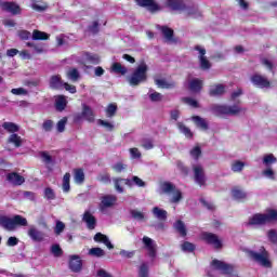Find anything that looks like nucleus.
Instances as JSON below:
<instances>
[{
	"instance_id": "obj_55",
	"label": "nucleus",
	"mask_w": 277,
	"mask_h": 277,
	"mask_svg": "<svg viewBox=\"0 0 277 277\" xmlns=\"http://www.w3.org/2000/svg\"><path fill=\"white\" fill-rule=\"evenodd\" d=\"M138 277H148V264L143 263L138 269Z\"/></svg>"
},
{
	"instance_id": "obj_23",
	"label": "nucleus",
	"mask_w": 277,
	"mask_h": 277,
	"mask_svg": "<svg viewBox=\"0 0 277 277\" xmlns=\"http://www.w3.org/2000/svg\"><path fill=\"white\" fill-rule=\"evenodd\" d=\"M226 94V85L216 83L210 87L209 96H224Z\"/></svg>"
},
{
	"instance_id": "obj_1",
	"label": "nucleus",
	"mask_w": 277,
	"mask_h": 277,
	"mask_svg": "<svg viewBox=\"0 0 277 277\" xmlns=\"http://www.w3.org/2000/svg\"><path fill=\"white\" fill-rule=\"evenodd\" d=\"M271 222H277V210L268 209L266 213H255L248 222V226H265Z\"/></svg>"
},
{
	"instance_id": "obj_41",
	"label": "nucleus",
	"mask_w": 277,
	"mask_h": 277,
	"mask_svg": "<svg viewBox=\"0 0 277 277\" xmlns=\"http://www.w3.org/2000/svg\"><path fill=\"white\" fill-rule=\"evenodd\" d=\"M63 192L68 194L70 192V173H65L63 176V184H62Z\"/></svg>"
},
{
	"instance_id": "obj_18",
	"label": "nucleus",
	"mask_w": 277,
	"mask_h": 277,
	"mask_svg": "<svg viewBox=\"0 0 277 277\" xmlns=\"http://www.w3.org/2000/svg\"><path fill=\"white\" fill-rule=\"evenodd\" d=\"M27 235L31 238L32 241H36L37 243L44 241V233L36 228V226H31L28 229Z\"/></svg>"
},
{
	"instance_id": "obj_43",
	"label": "nucleus",
	"mask_w": 277,
	"mask_h": 277,
	"mask_svg": "<svg viewBox=\"0 0 277 277\" xmlns=\"http://www.w3.org/2000/svg\"><path fill=\"white\" fill-rule=\"evenodd\" d=\"M27 219H25L22 215H15L13 216V226L16 228V226H27Z\"/></svg>"
},
{
	"instance_id": "obj_12",
	"label": "nucleus",
	"mask_w": 277,
	"mask_h": 277,
	"mask_svg": "<svg viewBox=\"0 0 277 277\" xmlns=\"http://www.w3.org/2000/svg\"><path fill=\"white\" fill-rule=\"evenodd\" d=\"M135 2L140 8H147L151 14L161 10V6L155 0H135Z\"/></svg>"
},
{
	"instance_id": "obj_4",
	"label": "nucleus",
	"mask_w": 277,
	"mask_h": 277,
	"mask_svg": "<svg viewBox=\"0 0 277 277\" xmlns=\"http://www.w3.org/2000/svg\"><path fill=\"white\" fill-rule=\"evenodd\" d=\"M262 250L263 251L261 253L249 250L248 256L252 259V261H255V263L262 265V267H272V262L267 259V251L263 247Z\"/></svg>"
},
{
	"instance_id": "obj_11",
	"label": "nucleus",
	"mask_w": 277,
	"mask_h": 277,
	"mask_svg": "<svg viewBox=\"0 0 277 277\" xmlns=\"http://www.w3.org/2000/svg\"><path fill=\"white\" fill-rule=\"evenodd\" d=\"M69 269L74 272V274H79L81 269H83V260L79 255H70L69 256Z\"/></svg>"
},
{
	"instance_id": "obj_39",
	"label": "nucleus",
	"mask_w": 277,
	"mask_h": 277,
	"mask_svg": "<svg viewBox=\"0 0 277 277\" xmlns=\"http://www.w3.org/2000/svg\"><path fill=\"white\" fill-rule=\"evenodd\" d=\"M111 71L116 75H126L128 72L127 67L122 66L120 63H114L111 65Z\"/></svg>"
},
{
	"instance_id": "obj_22",
	"label": "nucleus",
	"mask_w": 277,
	"mask_h": 277,
	"mask_svg": "<svg viewBox=\"0 0 277 277\" xmlns=\"http://www.w3.org/2000/svg\"><path fill=\"white\" fill-rule=\"evenodd\" d=\"M95 243H104L108 250H114V245L109 241V237L103 233H96L93 237Z\"/></svg>"
},
{
	"instance_id": "obj_52",
	"label": "nucleus",
	"mask_w": 277,
	"mask_h": 277,
	"mask_svg": "<svg viewBox=\"0 0 277 277\" xmlns=\"http://www.w3.org/2000/svg\"><path fill=\"white\" fill-rule=\"evenodd\" d=\"M97 181H100V183H104V185H109V183H111V175H109V173L100 174L97 176Z\"/></svg>"
},
{
	"instance_id": "obj_31",
	"label": "nucleus",
	"mask_w": 277,
	"mask_h": 277,
	"mask_svg": "<svg viewBox=\"0 0 277 277\" xmlns=\"http://www.w3.org/2000/svg\"><path fill=\"white\" fill-rule=\"evenodd\" d=\"M153 213L157 220L160 222H166L168 220V211L159 208V207H154L153 208Z\"/></svg>"
},
{
	"instance_id": "obj_40",
	"label": "nucleus",
	"mask_w": 277,
	"mask_h": 277,
	"mask_svg": "<svg viewBox=\"0 0 277 277\" xmlns=\"http://www.w3.org/2000/svg\"><path fill=\"white\" fill-rule=\"evenodd\" d=\"M90 256H95V259H101L105 256V250L101 249V247H94L89 250Z\"/></svg>"
},
{
	"instance_id": "obj_26",
	"label": "nucleus",
	"mask_w": 277,
	"mask_h": 277,
	"mask_svg": "<svg viewBox=\"0 0 277 277\" xmlns=\"http://www.w3.org/2000/svg\"><path fill=\"white\" fill-rule=\"evenodd\" d=\"M192 120L198 129H201V131H209V122H207L205 118L200 116H193Z\"/></svg>"
},
{
	"instance_id": "obj_48",
	"label": "nucleus",
	"mask_w": 277,
	"mask_h": 277,
	"mask_svg": "<svg viewBox=\"0 0 277 277\" xmlns=\"http://www.w3.org/2000/svg\"><path fill=\"white\" fill-rule=\"evenodd\" d=\"M85 57L88 60V62H90V64H101V56H98V54H91V53H87Z\"/></svg>"
},
{
	"instance_id": "obj_14",
	"label": "nucleus",
	"mask_w": 277,
	"mask_h": 277,
	"mask_svg": "<svg viewBox=\"0 0 277 277\" xmlns=\"http://www.w3.org/2000/svg\"><path fill=\"white\" fill-rule=\"evenodd\" d=\"M158 29L161 31L167 42H170L171 44H176V42H179V39L174 38V29L168 26H159Z\"/></svg>"
},
{
	"instance_id": "obj_59",
	"label": "nucleus",
	"mask_w": 277,
	"mask_h": 277,
	"mask_svg": "<svg viewBox=\"0 0 277 277\" xmlns=\"http://www.w3.org/2000/svg\"><path fill=\"white\" fill-rule=\"evenodd\" d=\"M40 157L43 161V163H53V157L49 155V151H41Z\"/></svg>"
},
{
	"instance_id": "obj_46",
	"label": "nucleus",
	"mask_w": 277,
	"mask_h": 277,
	"mask_svg": "<svg viewBox=\"0 0 277 277\" xmlns=\"http://www.w3.org/2000/svg\"><path fill=\"white\" fill-rule=\"evenodd\" d=\"M97 124H100V127H104V129H106V131H114L116 129V127L114 126V123L103 120V119H98L97 120Z\"/></svg>"
},
{
	"instance_id": "obj_35",
	"label": "nucleus",
	"mask_w": 277,
	"mask_h": 277,
	"mask_svg": "<svg viewBox=\"0 0 277 277\" xmlns=\"http://www.w3.org/2000/svg\"><path fill=\"white\" fill-rule=\"evenodd\" d=\"M2 128L4 129V131H8V133H18V131L21 130V128L18 127V124L14 123V122H3L2 123Z\"/></svg>"
},
{
	"instance_id": "obj_20",
	"label": "nucleus",
	"mask_w": 277,
	"mask_h": 277,
	"mask_svg": "<svg viewBox=\"0 0 277 277\" xmlns=\"http://www.w3.org/2000/svg\"><path fill=\"white\" fill-rule=\"evenodd\" d=\"M49 87L51 90H64V80L61 75L50 77Z\"/></svg>"
},
{
	"instance_id": "obj_30",
	"label": "nucleus",
	"mask_w": 277,
	"mask_h": 277,
	"mask_svg": "<svg viewBox=\"0 0 277 277\" xmlns=\"http://www.w3.org/2000/svg\"><path fill=\"white\" fill-rule=\"evenodd\" d=\"M173 228L179 233L180 236L187 237V227L185 226V222L177 220L173 224Z\"/></svg>"
},
{
	"instance_id": "obj_2",
	"label": "nucleus",
	"mask_w": 277,
	"mask_h": 277,
	"mask_svg": "<svg viewBox=\"0 0 277 277\" xmlns=\"http://www.w3.org/2000/svg\"><path fill=\"white\" fill-rule=\"evenodd\" d=\"M145 81H148V65L143 62L128 77V82L132 88H136L140 83H145Z\"/></svg>"
},
{
	"instance_id": "obj_13",
	"label": "nucleus",
	"mask_w": 277,
	"mask_h": 277,
	"mask_svg": "<svg viewBox=\"0 0 277 277\" xmlns=\"http://www.w3.org/2000/svg\"><path fill=\"white\" fill-rule=\"evenodd\" d=\"M143 243L148 252V256L155 259L157 256V243L148 236L143 237Z\"/></svg>"
},
{
	"instance_id": "obj_38",
	"label": "nucleus",
	"mask_w": 277,
	"mask_h": 277,
	"mask_svg": "<svg viewBox=\"0 0 277 277\" xmlns=\"http://www.w3.org/2000/svg\"><path fill=\"white\" fill-rule=\"evenodd\" d=\"M49 38H51V36L44 31H41L38 29H35L32 31V36H31L32 40H49Z\"/></svg>"
},
{
	"instance_id": "obj_58",
	"label": "nucleus",
	"mask_w": 277,
	"mask_h": 277,
	"mask_svg": "<svg viewBox=\"0 0 277 277\" xmlns=\"http://www.w3.org/2000/svg\"><path fill=\"white\" fill-rule=\"evenodd\" d=\"M42 129L45 131V133H50V131H53V120L48 119L42 123Z\"/></svg>"
},
{
	"instance_id": "obj_3",
	"label": "nucleus",
	"mask_w": 277,
	"mask_h": 277,
	"mask_svg": "<svg viewBox=\"0 0 277 277\" xmlns=\"http://www.w3.org/2000/svg\"><path fill=\"white\" fill-rule=\"evenodd\" d=\"M211 111L214 116H239L243 111V108L239 107V105H213Z\"/></svg>"
},
{
	"instance_id": "obj_27",
	"label": "nucleus",
	"mask_w": 277,
	"mask_h": 277,
	"mask_svg": "<svg viewBox=\"0 0 277 277\" xmlns=\"http://www.w3.org/2000/svg\"><path fill=\"white\" fill-rule=\"evenodd\" d=\"M156 85L158 88H161L162 90H174L176 88V82L175 81H166V79H156L155 80Z\"/></svg>"
},
{
	"instance_id": "obj_15",
	"label": "nucleus",
	"mask_w": 277,
	"mask_h": 277,
	"mask_svg": "<svg viewBox=\"0 0 277 277\" xmlns=\"http://www.w3.org/2000/svg\"><path fill=\"white\" fill-rule=\"evenodd\" d=\"M6 181L14 187H19V185H23V183H25V177L18 172H11L6 174Z\"/></svg>"
},
{
	"instance_id": "obj_25",
	"label": "nucleus",
	"mask_w": 277,
	"mask_h": 277,
	"mask_svg": "<svg viewBox=\"0 0 277 277\" xmlns=\"http://www.w3.org/2000/svg\"><path fill=\"white\" fill-rule=\"evenodd\" d=\"M0 226L4 230H14V219L5 215L0 216Z\"/></svg>"
},
{
	"instance_id": "obj_7",
	"label": "nucleus",
	"mask_w": 277,
	"mask_h": 277,
	"mask_svg": "<svg viewBox=\"0 0 277 277\" xmlns=\"http://www.w3.org/2000/svg\"><path fill=\"white\" fill-rule=\"evenodd\" d=\"M211 265L214 269H216L217 272H222V274L226 276L233 275V265L227 264L226 262H222L220 260H212Z\"/></svg>"
},
{
	"instance_id": "obj_29",
	"label": "nucleus",
	"mask_w": 277,
	"mask_h": 277,
	"mask_svg": "<svg viewBox=\"0 0 277 277\" xmlns=\"http://www.w3.org/2000/svg\"><path fill=\"white\" fill-rule=\"evenodd\" d=\"M67 105H68V101L66 100V96H64V95L56 96V100H55L56 111H64V109H66Z\"/></svg>"
},
{
	"instance_id": "obj_51",
	"label": "nucleus",
	"mask_w": 277,
	"mask_h": 277,
	"mask_svg": "<svg viewBox=\"0 0 277 277\" xmlns=\"http://www.w3.org/2000/svg\"><path fill=\"white\" fill-rule=\"evenodd\" d=\"M171 194H173L172 198H171V202L176 203V202H181V200H183V193L179 189H176L175 187V192H172Z\"/></svg>"
},
{
	"instance_id": "obj_33",
	"label": "nucleus",
	"mask_w": 277,
	"mask_h": 277,
	"mask_svg": "<svg viewBox=\"0 0 277 277\" xmlns=\"http://www.w3.org/2000/svg\"><path fill=\"white\" fill-rule=\"evenodd\" d=\"M8 144H13L15 148H21L23 146V138L18 134L13 133L9 136Z\"/></svg>"
},
{
	"instance_id": "obj_50",
	"label": "nucleus",
	"mask_w": 277,
	"mask_h": 277,
	"mask_svg": "<svg viewBox=\"0 0 277 277\" xmlns=\"http://www.w3.org/2000/svg\"><path fill=\"white\" fill-rule=\"evenodd\" d=\"M40 3H42L41 5L38 3H32L31 8L36 11V12H45V10H49V4L47 2H42L40 1Z\"/></svg>"
},
{
	"instance_id": "obj_42",
	"label": "nucleus",
	"mask_w": 277,
	"mask_h": 277,
	"mask_svg": "<svg viewBox=\"0 0 277 277\" xmlns=\"http://www.w3.org/2000/svg\"><path fill=\"white\" fill-rule=\"evenodd\" d=\"M51 254H53V256H55L56 259H60V256L64 255V250L62 249V247L57 243H54L51 246L50 249Z\"/></svg>"
},
{
	"instance_id": "obj_10",
	"label": "nucleus",
	"mask_w": 277,
	"mask_h": 277,
	"mask_svg": "<svg viewBox=\"0 0 277 277\" xmlns=\"http://www.w3.org/2000/svg\"><path fill=\"white\" fill-rule=\"evenodd\" d=\"M82 118H84L87 122H94V110H92V108L85 104H82L81 114L75 116V122H79V120Z\"/></svg>"
},
{
	"instance_id": "obj_44",
	"label": "nucleus",
	"mask_w": 277,
	"mask_h": 277,
	"mask_svg": "<svg viewBox=\"0 0 277 277\" xmlns=\"http://www.w3.org/2000/svg\"><path fill=\"white\" fill-rule=\"evenodd\" d=\"M277 162V158L274 156V154L265 155L263 158V163L266 166V168H269L273 163Z\"/></svg>"
},
{
	"instance_id": "obj_49",
	"label": "nucleus",
	"mask_w": 277,
	"mask_h": 277,
	"mask_svg": "<svg viewBox=\"0 0 277 277\" xmlns=\"http://www.w3.org/2000/svg\"><path fill=\"white\" fill-rule=\"evenodd\" d=\"M142 147L145 150H153V148H155V144L153 138H143L142 140Z\"/></svg>"
},
{
	"instance_id": "obj_53",
	"label": "nucleus",
	"mask_w": 277,
	"mask_h": 277,
	"mask_svg": "<svg viewBox=\"0 0 277 277\" xmlns=\"http://www.w3.org/2000/svg\"><path fill=\"white\" fill-rule=\"evenodd\" d=\"M149 100L151 103H160V101H163V95L157 91L149 94Z\"/></svg>"
},
{
	"instance_id": "obj_8",
	"label": "nucleus",
	"mask_w": 277,
	"mask_h": 277,
	"mask_svg": "<svg viewBox=\"0 0 277 277\" xmlns=\"http://www.w3.org/2000/svg\"><path fill=\"white\" fill-rule=\"evenodd\" d=\"M193 170L195 183H197L199 187H207V175H205V169L202 166H194Z\"/></svg>"
},
{
	"instance_id": "obj_57",
	"label": "nucleus",
	"mask_w": 277,
	"mask_h": 277,
	"mask_svg": "<svg viewBox=\"0 0 277 277\" xmlns=\"http://www.w3.org/2000/svg\"><path fill=\"white\" fill-rule=\"evenodd\" d=\"M199 202L202 205V207L208 209V211H215V205H213V202H209L205 198H201Z\"/></svg>"
},
{
	"instance_id": "obj_5",
	"label": "nucleus",
	"mask_w": 277,
	"mask_h": 277,
	"mask_svg": "<svg viewBox=\"0 0 277 277\" xmlns=\"http://www.w3.org/2000/svg\"><path fill=\"white\" fill-rule=\"evenodd\" d=\"M200 237L201 241H205V243H208V246H213L215 250H222L223 243L217 235L210 232H203L201 233Z\"/></svg>"
},
{
	"instance_id": "obj_28",
	"label": "nucleus",
	"mask_w": 277,
	"mask_h": 277,
	"mask_svg": "<svg viewBox=\"0 0 277 277\" xmlns=\"http://www.w3.org/2000/svg\"><path fill=\"white\" fill-rule=\"evenodd\" d=\"M74 181L77 185H83V183H85V173L83 172V169H74Z\"/></svg>"
},
{
	"instance_id": "obj_62",
	"label": "nucleus",
	"mask_w": 277,
	"mask_h": 277,
	"mask_svg": "<svg viewBox=\"0 0 277 277\" xmlns=\"http://www.w3.org/2000/svg\"><path fill=\"white\" fill-rule=\"evenodd\" d=\"M44 196L48 200H55V192L51 187L44 189Z\"/></svg>"
},
{
	"instance_id": "obj_47",
	"label": "nucleus",
	"mask_w": 277,
	"mask_h": 277,
	"mask_svg": "<svg viewBox=\"0 0 277 277\" xmlns=\"http://www.w3.org/2000/svg\"><path fill=\"white\" fill-rule=\"evenodd\" d=\"M181 248L183 252H194L196 250V245L189 241H184L181 245Z\"/></svg>"
},
{
	"instance_id": "obj_34",
	"label": "nucleus",
	"mask_w": 277,
	"mask_h": 277,
	"mask_svg": "<svg viewBox=\"0 0 277 277\" xmlns=\"http://www.w3.org/2000/svg\"><path fill=\"white\" fill-rule=\"evenodd\" d=\"M177 129L183 133V135H185V137H187V140H192L194 137V132H192V130L185 126V123L177 122Z\"/></svg>"
},
{
	"instance_id": "obj_9",
	"label": "nucleus",
	"mask_w": 277,
	"mask_h": 277,
	"mask_svg": "<svg viewBox=\"0 0 277 277\" xmlns=\"http://www.w3.org/2000/svg\"><path fill=\"white\" fill-rule=\"evenodd\" d=\"M1 10L3 12H9L13 16H18V14H22L23 9H21V5L14 1H4L1 4Z\"/></svg>"
},
{
	"instance_id": "obj_17",
	"label": "nucleus",
	"mask_w": 277,
	"mask_h": 277,
	"mask_svg": "<svg viewBox=\"0 0 277 277\" xmlns=\"http://www.w3.org/2000/svg\"><path fill=\"white\" fill-rule=\"evenodd\" d=\"M167 6L173 12H185L187 4L183 0H167Z\"/></svg>"
},
{
	"instance_id": "obj_24",
	"label": "nucleus",
	"mask_w": 277,
	"mask_h": 277,
	"mask_svg": "<svg viewBox=\"0 0 277 277\" xmlns=\"http://www.w3.org/2000/svg\"><path fill=\"white\" fill-rule=\"evenodd\" d=\"M203 85L205 83L202 82V80L194 78L188 83V90H190V92H195L196 94H198V92L202 91Z\"/></svg>"
},
{
	"instance_id": "obj_6",
	"label": "nucleus",
	"mask_w": 277,
	"mask_h": 277,
	"mask_svg": "<svg viewBox=\"0 0 277 277\" xmlns=\"http://www.w3.org/2000/svg\"><path fill=\"white\" fill-rule=\"evenodd\" d=\"M251 83L255 88H260L261 90L263 89H269L272 88V81L269 79L261 74H253L250 78Z\"/></svg>"
},
{
	"instance_id": "obj_32",
	"label": "nucleus",
	"mask_w": 277,
	"mask_h": 277,
	"mask_svg": "<svg viewBox=\"0 0 277 277\" xmlns=\"http://www.w3.org/2000/svg\"><path fill=\"white\" fill-rule=\"evenodd\" d=\"M232 196L235 200H246V198H248V194L238 186L232 188Z\"/></svg>"
},
{
	"instance_id": "obj_37",
	"label": "nucleus",
	"mask_w": 277,
	"mask_h": 277,
	"mask_svg": "<svg viewBox=\"0 0 277 277\" xmlns=\"http://www.w3.org/2000/svg\"><path fill=\"white\" fill-rule=\"evenodd\" d=\"M232 172L238 173L243 172V169L246 168V162L241 160H234L230 164Z\"/></svg>"
},
{
	"instance_id": "obj_21",
	"label": "nucleus",
	"mask_w": 277,
	"mask_h": 277,
	"mask_svg": "<svg viewBox=\"0 0 277 277\" xmlns=\"http://www.w3.org/2000/svg\"><path fill=\"white\" fill-rule=\"evenodd\" d=\"M82 222L87 223V228L89 230H94V228H96V216H93L88 210L83 213Z\"/></svg>"
},
{
	"instance_id": "obj_60",
	"label": "nucleus",
	"mask_w": 277,
	"mask_h": 277,
	"mask_svg": "<svg viewBox=\"0 0 277 277\" xmlns=\"http://www.w3.org/2000/svg\"><path fill=\"white\" fill-rule=\"evenodd\" d=\"M199 63L201 70H209L211 68V62H209L207 57L199 58Z\"/></svg>"
},
{
	"instance_id": "obj_54",
	"label": "nucleus",
	"mask_w": 277,
	"mask_h": 277,
	"mask_svg": "<svg viewBox=\"0 0 277 277\" xmlns=\"http://www.w3.org/2000/svg\"><path fill=\"white\" fill-rule=\"evenodd\" d=\"M66 122H68V119L64 117L56 123V129L58 133H64V131H66Z\"/></svg>"
},
{
	"instance_id": "obj_16",
	"label": "nucleus",
	"mask_w": 277,
	"mask_h": 277,
	"mask_svg": "<svg viewBox=\"0 0 277 277\" xmlns=\"http://www.w3.org/2000/svg\"><path fill=\"white\" fill-rule=\"evenodd\" d=\"M115 183V189L118 192V194H124V187L121 186V183H124L128 187H133L134 182L133 179H122V177H117L114 179Z\"/></svg>"
},
{
	"instance_id": "obj_45",
	"label": "nucleus",
	"mask_w": 277,
	"mask_h": 277,
	"mask_svg": "<svg viewBox=\"0 0 277 277\" xmlns=\"http://www.w3.org/2000/svg\"><path fill=\"white\" fill-rule=\"evenodd\" d=\"M117 111H118V105L109 104L106 108V117L114 118V116H116Z\"/></svg>"
},
{
	"instance_id": "obj_61",
	"label": "nucleus",
	"mask_w": 277,
	"mask_h": 277,
	"mask_svg": "<svg viewBox=\"0 0 277 277\" xmlns=\"http://www.w3.org/2000/svg\"><path fill=\"white\" fill-rule=\"evenodd\" d=\"M111 168H113L114 172H117V174H120V172H122L123 170H127V164H124L122 162H117Z\"/></svg>"
},
{
	"instance_id": "obj_63",
	"label": "nucleus",
	"mask_w": 277,
	"mask_h": 277,
	"mask_svg": "<svg viewBox=\"0 0 277 277\" xmlns=\"http://www.w3.org/2000/svg\"><path fill=\"white\" fill-rule=\"evenodd\" d=\"M68 77H69V79H71V81H78L79 80V70H77V68L69 70Z\"/></svg>"
},
{
	"instance_id": "obj_36",
	"label": "nucleus",
	"mask_w": 277,
	"mask_h": 277,
	"mask_svg": "<svg viewBox=\"0 0 277 277\" xmlns=\"http://www.w3.org/2000/svg\"><path fill=\"white\" fill-rule=\"evenodd\" d=\"M160 189L163 192V194H172V192H175L176 185H174L172 182H162L160 184Z\"/></svg>"
},
{
	"instance_id": "obj_19",
	"label": "nucleus",
	"mask_w": 277,
	"mask_h": 277,
	"mask_svg": "<svg viewBox=\"0 0 277 277\" xmlns=\"http://www.w3.org/2000/svg\"><path fill=\"white\" fill-rule=\"evenodd\" d=\"M116 202H118V197H116V195H105L102 197L100 207L101 209H109L110 207H114Z\"/></svg>"
},
{
	"instance_id": "obj_56",
	"label": "nucleus",
	"mask_w": 277,
	"mask_h": 277,
	"mask_svg": "<svg viewBox=\"0 0 277 277\" xmlns=\"http://www.w3.org/2000/svg\"><path fill=\"white\" fill-rule=\"evenodd\" d=\"M183 101L186 103V105H189L190 107H194L195 109H198L200 107V104L198 101L192 98V97H184Z\"/></svg>"
},
{
	"instance_id": "obj_64",
	"label": "nucleus",
	"mask_w": 277,
	"mask_h": 277,
	"mask_svg": "<svg viewBox=\"0 0 277 277\" xmlns=\"http://www.w3.org/2000/svg\"><path fill=\"white\" fill-rule=\"evenodd\" d=\"M267 237L272 243H277V233L276 229H271L267 232Z\"/></svg>"
}]
</instances>
